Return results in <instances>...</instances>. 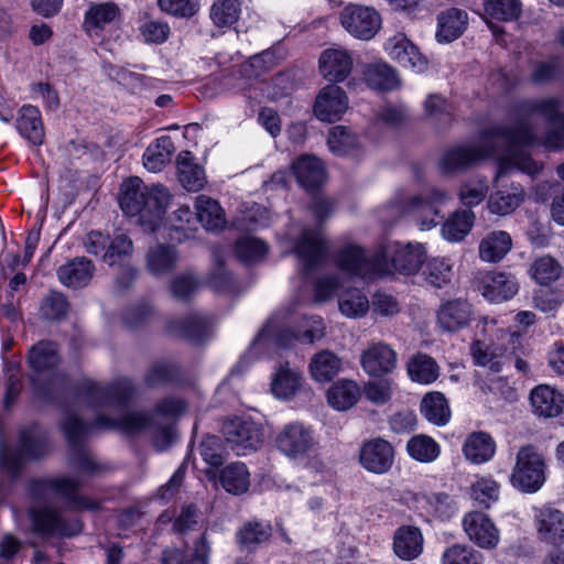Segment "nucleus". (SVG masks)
Segmentation results:
<instances>
[{
    "label": "nucleus",
    "mask_w": 564,
    "mask_h": 564,
    "mask_svg": "<svg viewBox=\"0 0 564 564\" xmlns=\"http://www.w3.org/2000/svg\"><path fill=\"white\" fill-rule=\"evenodd\" d=\"M95 265L85 257H77L61 265L57 270L59 282L72 289L86 286L94 276Z\"/></svg>",
    "instance_id": "30"
},
{
    "label": "nucleus",
    "mask_w": 564,
    "mask_h": 564,
    "mask_svg": "<svg viewBox=\"0 0 564 564\" xmlns=\"http://www.w3.org/2000/svg\"><path fill=\"white\" fill-rule=\"evenodd\" d=\"M397 352L382 341L370 343L360 356L362 369L371 377H384L397 367Z\"/></svg>",
    "instance_id": "17"
},
{
    "label": "nucleus",
    "mask_w": 564,
    "mask_h": 564,
    "mask_svg": "<svg viewBox=\"0 0 564 564\" xmlns=\"http://www.w3.org/2000/svg\"><path fill=\"white\" fill-rule=\"evenodd\" d=\"M226 442L237 455L256 451L263 442L262 429L253 421L235 417L224 423Z\"/></svg>",
    "instance_id": "13"
},
{
    "label": "nucleus",
    "mask_w": 564,
    "mask_h": 564,
    "mask_svg": "<svg viewBox=\"0 0 564 564\" xmlns=\"http://www.w3.org/2000/svg\"><path fill=\"white\" fill-rule=\"evenodd\" d=\"M519 290L516 278L506 272H487L481 279V293L490 302H503L513 297Z\"/></svg>",
    "instance_id": "25"
},
{
    "label": "nucleus",
    "mask_w": 564,
    "mask_h": 564,
    "mask_svg": "<svg viewBox=\"0 0 564 564\" xmlns=\"http://www.w3.org/2000/svg\"><path fill=\"white\" fill-rule=\"evenodd\" d=\"M299 184L307 191H314L325 180V170L321 160L312 155L299 158L292 165Z\"/></svg>",
    "instance_id": "36"
},
{
    "label": "nucleus",
    "mask_w": 564,
    "mask_h": 564,
    "mask_svg": "<svg viewBox=\"0 0 564 564\" xmlns=\"http://www.w3.org/2000/svg\"><path fill=\"white\" fill-rule=\"evenodd\" d=\"M82 481L73 477L35 479L30 482V492L34 498L47 499L51 494L64 497L67 503L77 510H97L100 502L79 495Z\"/></svg>",
    "instance_id": "10"
},
{
    "label": "nucleus",
    "mask_w": 564,
    "mask_h": 564,
    "mask_svg": "<svg viewBox=\"0 0 564 564\" xmlns=\"http://www.w3.org/2000/svg\"><path fill=\"white\" fill-rule=\"evenodd\" d=\"M421 413L429 422L438 426L445 425L451 417L448 402L441 392H431L423 398Z\"/></svg>",
    "instance_id": "46"
},
{
    "label": "nucleus",
    "mask_w": 564,
    "mask_h": 564,
    "mask_svg": "<svg viewBox=\"0 0 564 564\" xmlns=\"http://www.w3.org/2000/svg\"><path fill=\"white\" fill-rule=\"evenodd\" d=\"M360 388L354 380H339L327 391L329 405L338 411L352 408L360 399Z\"/></svg>",
    "instance_id": "41"
},
{
    "label": "nucleus",
    "mask_w": 564,
    "mask_h": 564,
    "mask_svg": "<svg viewBox=\"0 0 564 564\" xmlns=\"http://www.w3.org/2000/svg\"><path fill=\"white\" fill-rule=\"evenodd\" d=\"M241 13V0H214L209 18L217 28H231Z\"/></svg>",
    "instance_id": "53"
},
{
    "label": "nucleus",
    "mask_w": 564,
    "mask_h": 564,
    "mask_svg": "<svg viewBox=\"0 0 564 564\" xmlns=\"http://www.w3.org/2000/svg\"><path fill=\"white\" fill-rule=\"evenodd\" d=\"M393 550L398 557L404 561L416 558L423 550V536L416 527H400L393 539Z\"/></svg>",
    "instance_id": "38"
},
{
    "label": "nucleus",
    "mask_w": 564,
    "mask_h": 564,
    "mask_svg": "<svg viewBox=\"0 0 564 564\" xmlns=\"http://www.w3.org/2000/svg\"><path fill=\"white\" fill-rule=\"evenodd\" d=\"M275 64V53L265 50L251 56L248 62L241 64L239 68L232 69L225 76L224 86L229 90L242 93L249 86V80L259 77L264 72L271 69Z\"/></svg>",
    "instance_id": "15"
},
{
    "label": "nucleus",
    "mask_w": 564,
    "mask_h": 564,
    "mask_svg": "<svg viewBox=\"0 0 564 564\" xmlns=\"http://www.w3.org/2000/svg\"><path fill=\"white\" fill-rule=\"evenodd\" d=\"M525 198V193L521 184L510 183L509 185L498 187L491 193L487 200L488 210L498 216L512 214Z\"/></svg>",
    "instance_id": "26"
},
{
    "label": "nucleus",
    "mask_w": 564,
    "mask_h": 564,
    "mask_svg": "<svg viewBox=\"0 0 564 564\" xmlns=\"http://www.w3.org/2000/svg\"><path fill=\"white\" fill-rule=\"evenodd\" d=\"M521 2L519 0H486L484 10L486 17L498 21H512L521 14Z\"/></svg>",
    "instance_id": "58"
},
{
    "label": "nucleus",
    "mask_w": 564,
    "mask_h": 564,
    "mask_svg": "<svg viewBox=\"0 0 564 564\" xmlns=\"http://www.w3.org/2000/svg\"><path fill=\"white\" fill-rule=\"evenodd\" d=\"M212 552L207 534L203 533L194 543L191 554L180 549H167L162 554L163 564H209Z\"/></svg>",
    "instance_id": "37"
},
{
    "label": "nucleus",
    "mask_w": 564,
    "mask_h": 564,
    "mask_svg": "<svg viewBox=\"0 0 564 564\" xmlns=\"http://www.w3.org/2000/svg\"><path fill=\"white\" fill-rule=\"evenodd\" d=\"M488 189V178L486 176L476 175L462 184L458 197L460 203L470 209L484 202Z\"/></svg>",
    "instance_id": "54"
},
{
    "label": "nucleus",
    "mask_w": 564,
    "mask_h": 564,
    "mask_svg": "<svg viewBox=\"0 0 564 564\" xmlns=\"http://www.w3.org/2000/svg\"><path fill=\"white\" fill-rule=\"evenodd\" d=\"M327 144L334 154L347 155L357 144V138L350 129L337 126L329 131Z\"/></svg>",
    "instance_id": "63"
},
{
    "label": "nucleus",
    "mask_w": 564,
    "mask_h": 564,
    "mask_svg": "<svg viewBox=\"0 0 564 564\" xmlns=\"http://www.w3.org/2000/svg\"><path fill=\"white\" fill-rule=\"evenodd\" d=\"M463 527L469 540L482 549H494L499 543V531L490 518L479 511H471L463 518Z\"/></svg>",
    "instance_id": "21"
},
{
    "label": "nucleus",
    "mask_w": 564,
    "mask_h": 564,
    "mask_svg": "<svg viewBox=\"0 0 564 564\" xmlns=\"http://www.w3.org/2000/svg\"><path fill=\"white\" fill-rule=\"evenodd\" d=\"M561 109L562 100L558 97L523 99L510 107V126L498 127L487 133V139L502 135L507 148V153L499 162L496 183L512 169L529 175H535L542 170V164L534 161L529 153L516 150L517 147H530L539 142L535 133L536 116L542 117L550 126L541 140L542 145L549 150L564 149V111Z\"/></svg>",
    "instance_id": "1"
},
{
    "label": "nucleus",
    "mask_w": 564,
    "mask_h": 564,
    "mask_svg": "<svg viewBox=\"0 0 564 564\" xmlns=\"http://www.w3.org/2000/svg\"><path fill=\"white\" fill-rule=\"evenodd\" d=\"M59 362L56 344L53 341H40L29 351V365L36 372L51 370Z\"/></svg>",
    "instance_id": "47"
},
{
    "label": "nucleus",
    "mask_w": 564,
    "mask_h": 564,
    "mask_svg": "<svg viewBox=\"0 0 564 564\" xmlns=\"http://www.w3.org/2000/svg\"><path fill=\"white\" fill-rule=\"evenodd\" d=\"M213 329V322L207 314H193L182 321L172 319L167 323V332L192 343L207 339Z\"/></svg>",
    "instance_id": "24"
},
{
    "label": "nucleus",
    "mask_w": 564,
    "mask_h": 564,
    "mask_svg": "<svg viewBox=\"0 0 564 564\" xmlns=\"http://www.w3.org/2000/svg\"><path fill=\"white\" fill-rule=\"evenodd\" d=\"M394 460L392 445L382 440L373 438L365 442L359 452L361 466L373 474H384L390 470Z\"/></svg>",
    "instance_id": "18"
},
{
    "label": "nucleus",
    "mask_w": 564,
    "mask_h": 564,
    "mask_svg": "<svg viewBox=\"0 0 564 564\" xmlns=\"http://www.w3.org/2000/svg\"><path fill=\"white\" fill-rule=\"evenodd\" d=\"M133 251L132 240L126 234H117L109 237L107 250L104 252V261L109 265L123 262Z\"/></svg>",
    "instance_id": "61"
},
{
    "label": "nucleus",
    "mask_w": 564,
    "mask_h": 564,
    "mask_svg": "<svg viewBox=\"0 0 564 564\" xmlns=\"http://www.w3.org/2000/svg\"><path fill=\"white\" fill-rule=\"evenodd\" d=\"M563 73V62L558 56H552L546 61L536 63L530 79L533 84L545 85L561 78Z\"/></svg>",
    "instance_id": "59"
},
{
    "label": "nucleus",
    "mask_w": 564,
    "mask_h": 564,
    "mask_svg": "<svg viewBox=\"0 0 564 564\" xmlns=\"http://www.w3.org/2000/svg\"><path fill=\"white\" fill-rule=\"evenodd\" d=\"M314 445L313 430L297 421L285 424L275 436L276 448L293 459L305 457Z\"/></svg>",
    "instance_id": "14"
},
{
    "label": "nucleus",
    "mask_w": 564,
    "mask_h": 564,
    "mask_svg": "<svg viewBox=\"0 0 564 564\" xmlns=\"http://www.w3.org/2000/svg\"><path fill=\"white\" fill-rule=\"evenodd\" d=\"M171 200V193L161 184L148 188L137 176L130 177L121 184L120 207L126 215H139L144 230L155 231L158 229Z\"/></svg>",
    "instance_id": "4"
},
{
    "label": "nucleus",
    "mask_w": 564,
    "mask_h": 564,
    "mask_svg": "<svg viewBox=\"0 0 564 564\" xmlns=\"http://www.w3.org/2000/svg\"><path fill=\"white\" fill-rule=\"evenodd\" d=\"M185 410V403L174 398H165L158 403L154 413L124 412L118 417L106 414H97L93 423L84 422L76 414L69 413L63 421V432L69 446L75 451L73 464L79 474L95 475L99 466L91 456L82 448V445L89 433L97 430H120L126 433H138L147 427L156 426L154 443L162 451L173 440L171 420L175 419Z\"/></svg>",
    "instance_id": "2"
},
{
    "label": "nucleus",
    "mask_w": 564,
    "mask_h": 564,
    "mask_svg": "<svg viewBox=\"0 0 564 564\" xmlns=\"http://www.w3.org/2000/svg\"><path fill=\"white\" fill-rule=\"evenodd\" d=\"M176 167L178 181L186 191L198 192L205 186V171L195 162L192 152H180L176 159Z\"/></svg>",
    "instance_id": "32"
},
{
    "label": "nucleus",
    "mask_w": 564,
    "mask_h": 564,
    "mask_svg": "<svg viewBox=\"0 0 564 564\" xmlns=\"http://www.w3.org/2000/svg\"><path fill=\"white\" fill-rule=\"evenodd\" d=\"M502 124L492 126L480 133L477 144L458 145L446 151L441 159L440 167L445 173L467 169L481 159L494 154L500 145H505L502 135L487 139V133Z\"/></svg>",
    "instance_id": "8"
},
{
    "label": "nucleus",
    "mask_w": 564,
    "mask_h": 564,
    "mask_svg": "<svg viewBox=\"0 0 564 564\" xmlns=\"http://www.w3.org/2000/svg\"><path fill=\"white\" fill-rule=\"evenodd\" d=\"M352 69L350 54L340 48L325 50L319 56V70L329 82H343Z\"/></svg>",
    "instance_id": "27"
},
{
    "label": "nucleus",
    "mask_w": 564,
    "mask_h": 564,
    "mask_svg": "<svg viewBox=\"0 0 564 564\" xmlns=\"http://www.w3.org/2000/svg\"><path fill=\"white\" fill-rule=\"evenodd\" d=\"M341 368V358L328 349H323L313 355L308 364L311 378L318 383L332 381L340 372Z\"/></svg>",
    "instance_id": "34"
},
{
    "label": "nucleus",
    "mask_w": 564,
    "mask_h": 564,
    "mask_svg": "<svg viewBox=\"0 0 564 564\" xmlns=\"http://www.w3.org/2000/svg\"><path fill=\"white\" fill-rule=\"evenodd\" d=\"M448 194L440 188H431L425 194L414 196L410 199L406 212L412 214L422 230L435 227L441 216L438 207L448 200Z\"/></svg>",
    "instance_id": "16"
},
{
    "label": "nucleus",
    "mask_w": 564,
    "mask_h": 564,
    "mask_svg": "<svg viewBox=\"0 0 564 564\" xmlns=\"http://www.w3.org/2000/svg\"><path fill=\"white\" fill-rule=\"evenodd\" d=\"M174 152L172 138L163 135L158 138L153 144H150L143 154L144 166L151 172L160 171L170 162Z\"/></svg>",
    "instance_id": "48"
},
{
    "label": "nucleus",
    "mask_w": 564,
    "mask_h": 564,
    "mask_svg": "<svg viewBox=\"0 0 564 564\" xmlns=\"http://www.w3.org/2000/svg\"><path fill=\"white\" fill-rule=\"evenodd\" d=\"M367 85L376 90L388 91L399 86L395 70L386 62L368 64L364 70Z\"/></svg>",
    "instance_id": "43"
},
{
    "label": "nucleus",
    "mask_w": 564,
    "mask_h": 564,
    "mask_svg": "<svg viewBox=\"0 0 564 564\" xmlns=\"http://www.w3.org/2000/svg\"><path fill=\"white\" fill-rule=\"evenodd\" d=\"M530 401L534 413L544 417L557 416L564 406V395L560 391L543 384L532 390Z\"/></svg>",
    "instance_id": "33"
},
{
    "label": "nucleus",
    "mask_w": 564,
    "mask_h": 564,
    "mask_svg": "<svg viewBox=\"0 0 564 564\" xmlns=\"http://www.w3.org/2000/svg\"><path fill=\"white\" fill-rule=\"evenodd\" d=\"M442 564H484V556L474 547L457 543L444 551Z\"/></svg>",
    "instance_id": "60"
},
{
    "label": "nucleus",
    "mask_w": 564,
    "mask_h": 564,
    "mask_svg": "<svg viewBox=\"0 0 564 564\" xmlns=\"http://www.w3.org/2000/svg\"><path fill=\"white\" fill-rule=\"evenodd\" d=\"M31 529L40 536H73L80 532L77 519H67L47 506L33 507L29 511Z\"/></svg>",
    "instance_id": "11"
},
{
    "label": "nucleus",
    "mask_w": 564,
    "mask_h": 564,
    "mask_svg": "<svg viewBox=\"0 0 564 564\" xmlns=\"http://www.w3.org/2000/svg\"><path fill=\"white\" fill-rule=\"evenodd\" d=\"M473 316V306L468 301L449 300L437 310V324L443 330L454 333L467 327Z\"/></svg>",
    "instance_id": "23"
},
{
    "label": "nucleus",
    "mask_w": 564,
    "mask_h": 564,
    "mask_svg": "<svg viewBox=\"0 0 564 564\" xmlns=\"http://www.w3.org/2000/svg\"><path fill=\"white\" fill-rule=\"evenodd\" d=\"M475 220V214L468 210L454 213L443 225V237L452 242L463 240L470 231Z\"/></svg>",
    "instance_id": "52"
},
{
    "label": "nucleus",
    "mask_w": 564,
    "mask_h": 564,
    "mask_svg": "<svg viewBox=\"0 0 564 564\" xmlns=\"http://www.w3.org/2000/svg\"><path fill=\"white\" fill-rule=\"evenodd\" d=\"M512 248L511 236L503 230L487 234L479 243V257L486 262H499Z\"/></svg>",
    "instance_id": "40"
},
{
    "label": "nucleus",
    "mask_w": 564,
    "mask_h": 564,
    "mask_svg": "<svg viewBox=\"0 0 564 564\" xmlns=\"http://www.w3.org/2000/svg\"><path fill=\"white\" fill-rule=\"evenodd\" d=\"M529 272L539 284L549 285L560 278L562 267L554 258L543 256L534 260Z\"/></svg>",
    "instance_id": "57"
},
{
    "label": "nucleus",
    "mask_w": 564,
    "mask_h": 564,
    "mask_svg": "<svg viewBox=\"0 0 564 564\" xmlns=\"http://www.w3.org/2000/svg\"><path fill=\"white\" fill-rule=\"evenodd\" d=\"M196 217L207 230L221 229L225 224V213L219 203L206 195L196 197Z\"/></svg>",
    "instance_id": "44"
},
{
    "label": "nucleus",
    "mask_w": 564,
    "mask_h": 564,
    "mask_svg": "<svg viewBox=\"0 0 564 564\" xmlns=\"http://www.w3.org/2000/svg\"><path fill=\"white\" fill-rule=\"evenodd\" d=\"M408 375L412 381L430 384L438 378V366L435 360L424 354H416L408 361Z\"/></svg>",
    "instance_id": "49"
},
{
    "label": "nucleus",
    "mask_w": 564,
    "mask_h": 564,
    "mask_svg": "<svg viewBox=\"0 0 564 564\" xmlns=\"http://www.w3.org/2000/svg\"><path fill=\"white\" fill-rule=\"evenodd\" d=\"M121 10L115 2H100L89 6L84 17V30L90 36H100L105 28L119 20Z\"/></svg>",
    "instance_id": "28"
},
{
    "label": "nucleus",
    "mask_w": 564,
    "mask_h": 564,
    "mask_svg": "<svg viewBox=\"0 0 564 564\" xmlns=\"http://www.w3.org/2000/svg\"><path fill=\"white\" fill-rule=\"evenodd\" d=\"M467 13L457 8L442 11L437 17L436 39L438 42H452L458 39L467 26Z\"/></svg>",
    "instance_id": "39"
},
{
    "label": "nucleus",
    "mask_w": 564,
    "mask_h": 564,
    "mask_svg": "<svg viewBox=\"0 0 564 564\" xmlns=\"http://www.w3.org/2000/svg\"><path fill=\"white\" fill-rule=\"evenodd\" d=\"M546 463L544 455L532 445L520 447L516 456L510 481L522 492H536L545 482Z\"/></svg>",
    "instance_id": "9"
},
{
    "label": "nucleus",
    "mask_w": 564,
    "mask_h": 564,
    "mask_svg": "<svg viewBox=\"0 0 564 564\" xmlns=\"http://www.w3.org/2000/svg\"><path fill=\"white\" fill-rule=\"evenodd\" d=\"M249 476L247 466L241 462H236L221 470L220 482L228 492L240 495L246 492L250 486Z\"/></svg>",
    "instance_id": "50"
},
{
    "label": "nucleus",
    "mask_w": 564,
    "mask_h": 564,
    "mask_svg": "<svg viewBox=\"0 0 564 564\" xmlns=\"http://www.w3.org/2000/svg\"><path fill=\"white\" fill-rule=\"evenodd\" d=\"M409 455L417 462L431 463L440 455L438 444L430 436L415 435L408 442Z\"/></svg>",
    "instance_id": "56"
},
{
    "label": "nucleus",
    "mask_w": 564,
    "mask_h": 564,
    "mask_svg": "<svg viewBox=\"0 0 564 564\" xmlns=\"http://www.w3.org/2000/svg\"><path fill=\"white\" fill-rule=\"evenodd\" d=\"M267 245L253 237H242L235 245V253L237 258L243 262H257L267 254Z\"/></svg>",
    "instance_id": "62"
},
{
    "label": "nucleus",
    "mask_w": 564,
    "mask_h": 564,
    "mask_svg": "<svg viewBox=\"0 0 564 564\" xmlns=\"http://www.w3.org/2000/svg\"><path fill=\"white\" fill-rule=\"evenodd\" d=\"M17 130L25 140L34 145H41L45 138L41 112L37 107L24 105L18 112Z\"/></svg>",
    "instance_id": "31"
},
{
    "label": "nucleus",
    "mask_w": 564,
    "mask_h": 564,
    "mask_svg": "<svg viewBox=\"0 0 564 564\" xmlns=\"http://www.w3.org/2000/svg\"><path fill=\"white\" fill-rule=\"evenodd\" d=\"M178 376L177 367L169 361H156L148 369L144 382L148 387H159L173 381Z\"/></svg>",
    "instance_id": "64"
},
{
    "label": "nucleus",
    "mask_w": 564,
    "mask_h": 564,
    "mask_svg": "<svg viewBox=\"0 0 564 564\" xmlns=\"http://www.w3.org/2000/svg\"><path fill=\"white\" fill-rule=\"evenodd\" d=\"M495 440L482 431L470 433L463 444V454L473 464L487 463L495 456Z\"/></svg>",
    "instance_id": "35"
},
{
    "label": "nucleus",
    "mask_w": 564,
    "mask_h": 564,
    "mask_svg": "<svg viewBox=\"0 0 564 564\" xmlns=\"http://www.w3.org/2000/svg\"><path fill=\"white\" fill-rule=\"evenodd\" d=\"M426 250L422 243L387 241L371 254L357 245H347L336 254V264L352 276L375 280L392 274L413 275L422 268Z\"/></svg>",
    "instance_id": "3"
},
{
    "label": "nucleus",
    "mask_w": 564,
    "mask_h": 564,
    "mask_svg": "<svg viewBox=\"0 0 564 564\" xmlns=\"http://www.w3.org/2000/svg\"><path fill=\"white\" fill-rule=\"evenodd\" d=\"M386 53L401 66L411 68L416 73L423 72L427 66L426 58L403 33H397L384 43Z\"/></svg>",
    "instance_id": "19"
},
{
    "label": "nucleus",
    "mask_w": 564,
    "mask_h": 564,
    "mask_svg": "<svg viewBox=\"0 0 564 564\" xmlns=\"http://www.w3.org/2000/svg\"><path fill=\"white\" fill-rule=\"evenodd\" d=\"M302 372L296 368H291L289 362L279 367L271 382L272 393L280 399L293 397L300 389Z\"/></svg>",
    "instance_id": "42"
},
{
    "label": "nucleus",
    "mask_w": 564,
    "mask_h": 564,
    "mask_svg": "<svg viewBox=\"0 0 564 564\" xmlns=\"http://www.w3.org/2000/svg\"><path fill=\"white\" fill-rule=\"evenodd\" d=\"M177 262L175 249L166 245H156L147 253V268L156 276L170 273Z\"/></svg>",
    "instance_id": "45"
},
{
    "label": "nucleus",
    "mask_w": 564,
    "mask_h": 564,
    "mask_svg": "<svg viewBox=\"0 0 564 564\" xmlns=\"http://www.w3.org/2000/svg\"><path fill=\"white\" fill-rule=\"evenodd\" d=\"M294 251L302 264L304 273H308L321 263L325 242L318 228H304L294 245Z\"/></svg>",
    "instance_id": "20"
},
{
    "label": "nucleus",
    "mask_w": 564,
    "mask_h": 564,
    "mask_svg": "<svg viewBox=\"0 0 564 564\" xmlns=\"http://www.w3.org/2000/svg\"><path fill=\"white\" fill-rule=\"evenodd\" d=\"M135 389L130 379L118 378L110 384L84 379L78 387L79 398L95 410L102 408L123 409L134 395Z\"/></svg>",
    "instance_id": "7"
},
{
    "label": "nucleus",
    "mask_w": 564,
    "mask_h": 564,
    "mask_svg": "<svg viewBox=\"0 0 564 564\" xmlns=\"http://www.w3.org/2000/svg\"><path fill=\"white\" fill-rule=\"evenodd\" d=\"M348 108L346 93L336 85H327L316 97L314 113L317 119L334 122L341 118Z\"/></svg>",
    "instance_id": "22"
},
{
    "label": "nucleus",
    "mask_w": 564,
    "mask_h": 564,
    "mask_svg": "<svg viewBox=\"0 0 564 564\" xmlns=\"http://www.w3.org/2000/svg\"><path fill=\"white\" fill-rule=\"evenodd\" d=\"M539 536L551 544L564 543V513L551 506L539 509L536 514Z\"/></svg>",
    "instance_id": "29"
},
{
    "label": "nucleus",
    "mask_w": 564,
    "mask_h": 564,
    "mask_svg": "<svg viewBox=\"0 0 564 564\" xmlns=\"http://www.w3.org/2000/svg\"><path fill=\"white\" fill-rule=\"evenodd\" d=\"M343 28L354 37L369 41L380 31L382 19L373 8L348 3L339 13Z\"/></svg>",
    "instance_id": "12"
},
{
    "label": "nucleus",
    "mask_w": 564,
    "mask_h": 564,
    "mask_svg": "<svg viewBox=\"0 0 564 564\" xmlns=\"http://www.w3.org/2000/svg\"><path fill=\"white\" fill-rule=\"evenodd\" d=\"M370 303L360 289H348L338 297V308L348 318H359L367 314Z\"/></svg>",
    "instance_id": "51"
},
{
    "label": "nucleus",
    "mask_w": 564,
    "mask_h": 564,
    "mask_svg": "<svg viewBox=\"0 0 564 564\" xmlns=\"http://www.w3.org/2000/svg\"><path fill=\"white\" fill-rule=\"evenodd\" d=\"M452 265L443 258H433L422 268L424 281L436 289H442L452 280Z\"/></svg>",
    "instance_id": "55"
},
{
    "label": "nucleus",
    "mask_w": 564,
    "mask_h": 564,
    "mask_svg": "<svg viewBox=\"0 0 564 564\" xmlns=\"http://www.w3.org/2000/svg\"><path fill=\"white\" fill-rule=\"evenodd\" d=\"M48 452L47 437L44 431L32 426L21 431L20 444L17 451L0 443V468L12 477H17L26 459H36Z\"/></svg>",
    "instance_id": "6"
},
{
    "label": "nucleus",
    "mask_w": 564,
    "mask_h": 564,
    "mask_svg": "<svg viewBox=\"0 0 564 564\" xmlns=\"http://www.w3.org/2000/svg\"><path fill=\"white\" fill-rule=\"evenodd\" d=\"M275 319L276 317L273 316L259 330L250 344L249 352L259 354L261 347L271 343L280 348H290L295 341L313 344L325 336V325L319 316L304 317L296 330L276 325Z\"/></svg>",
    "instance_id": "5"
}]
</instances>
